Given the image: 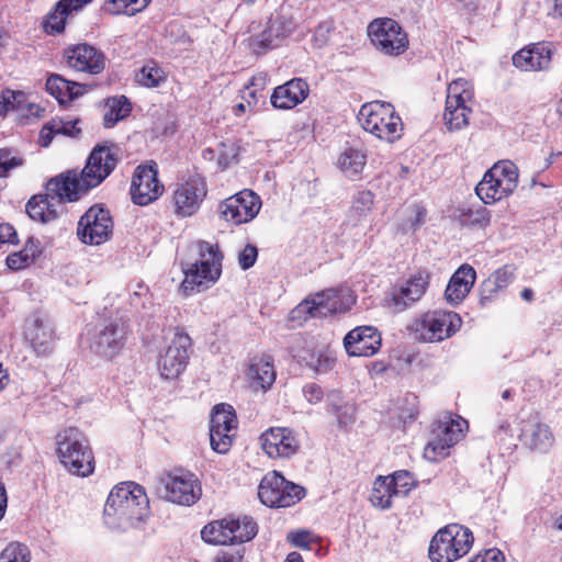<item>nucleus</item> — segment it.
I'll list each match as a JSON object with an SVG mask.
<instances>
[{
    "label": "nucleus",
    "mask_w": 562,
    "mask_h": 562,
    "mask_svg": "<svg viewBox=\"0 0 562 562\" xmlns=\"http://www.w3.org/2000/svg\"><path fill=\"white\" fill-rule=\"evenodd\" d=\"M231 533L227 518H224L206 525L201 531V537L207 543L226 546L232 544Z\"/></svg>",
    "instance_id": "41"
},
{
    "label": "nucleus",
    "mask_w": 562,
    "mask_h": 562,
    "mask_svg": "<svg viewBox=\"0 0 562 562\" xmlns=\"http://www.w3.org/2000/svg\"><path fill=\"white\" fill-rule=\"evenodd\" d=\"M121 159L122 153L115 144H98L80 173L70 170L52 178L46 183L45 194H36L29 200L25 206L27 215L41 223L56 220L55 200L58 203L78 201L82 194L101 184Z\"/></svg>",
    "instance_id": "1"
},
{
    "label": "nucleus",
    "mask_w": 562,
    "mask_h": 562,
    "mask_svg": "<svg viewBox=\"0 0 562 562\" xmlns=\"http://www.w3.org/2000/svg\"><path fill=\"white\" fill-rule=\"evenodd\" d=\"M330 31L331 23L329 22H322L317 25L313 36L314 43L317 47H323L327 43Z\"/></svg>",
    "instance_id": "59"
},
{
    "label": "nucleus",
    "mask_w": 562,
    "mask_h": 562,
    "mask_svg": "<svg viewBox=\"0 0 562 562\" xmlns=\"http://www.w3.org/2000/svg\"><path fill=\"white\" fill-rule=\"evenodd\" d=\"M112 232L111 213L101 204L90 206L78 222L77 235L83 244L101 245L110 239Z\"/></svg>",
    "instance_id": "14"
},
{
    "label": "nucleus",
    "mask_w": 562,
    "mask_h": 562,
    "mask_svg": "<svg viewBox=\"0 0 562 562\" xmlns=\"http://www.w3.org/2000/svg\"><path fill=\"white\" fill-rule=\"evenodd\" d=\"M461 317L454 312L432 311L425 313L412 328L424 341H441L461 326Z\"/></svg>",
    "instance_id": "13"
},
{
    "label": "nucleus",
    "mask_w": 562,
    "mask_h": 562,
    "mask_svg": "<svg viewBox=\"0 0 562 562\" xmlns=\"http://www.w3.org/2000/svg\"><path fill=\"white\" fill-rule=\"evenodd\" d=\"M295 21L291 13L281 9L272 14L266 27L249 41V48L256 55H263L283 44L295 30Z\"/></svg>",
    "instance_id": "11"
},
{
    "label": "nucleus",
    "mask_w": 562,
    "mask_h": 562,
    "mask_svg": "<svg viewBox=\"0 0 562 562\" xmlns=\"http://www.w3.org/2000/svg\"><path fill=\"white\" fill-rule=\"evenodd\" d=\"M263 451L272 459L291 458L300 449V440L293 429L271 427L260 436Z\"/></svg>",
    "instance_id": "20"
},
{
    "label": "nucleus",
    "mask_w": 562,
    "mask_h": 562,
    "mask_svg": "<svg viewBox=\"0 0 562 562\" xmlns=\"http://www.w3.org/2000/svg\"><path fill=\"white\" fill-rule=\"evenodd\" d=\"M238 199H235L232 196L225 199L224 201L220 202L217 206V213L220 217L226 222L233 223L235 225H239L238 223V205L237 202Z\"/></svg>",
    "instance_id": "52"
},
{
    "label": "nucleus",
    "mask_w": 562,
    "mask_h": 562,
    "mask_svg": "<svg viewBox=\"0 0 562 562\" xmlns=\"http://www.w3.org/2000/svg\"><path fill=\"white\" fill-rule=\"evenodd\" d=\"M77 124L78 121L53 119L42 127L40 140H53L56 136L77 138L80 134V128L77 127Z\"/></svg>",
    "instance_id": "36"
},
{
    "label": "nucleus",
    "mask_w": 562,
    "mask_h": 562,
    "mask_svg": "<svg viewBox=\"0 0 562 562\" xmlns=\"http://www.w3.org/2000/svg\"><path fill=\"white\" fill-rule=\"evenodd\" d=\"M150 0H109L105 11L111 14L134 15L145 9Z\"/></svg>",
    "instance_id": "45"
},
{
    "label": "nucleus",
    "mask_w": 562,
    "mask_h": 562,
    "mask_svg": "<svg viewBox=\"0 0 562 562\" xmlns=\"http://www.w3.org/2000/svg\"><path fill=\"white\" fill-rule=\"evenodd\" d=\"M192 340L183 328L177 327L173 338L158 360V369L166 380L178 378L186 369L189 361V350Z\"/></svg>",
    "instance_id": "16"
},
{
    "label": "nucleus",
    "mask_w": 562,
    "mask_h": 562,
    "mask_svg": "<svg viewBox=\"0 0 562 562\" xmlns=\"http://www.w3.org/2000/svg\"><path fill=\"white\" fill-rule=\"evenodd\" d=\"M381 345V333L373 326H358L344 338V347L349 357H372Z\"/></svg>",
    "instance_id": "22"
},
{
    "label": "nucleus",
    "mask_w": 562,
    "mask_h": 562,
    "mask_svg": "<svg viewBox=\"0 0 562 562\" xmlns=\"http://www.w3.org/2000/svg\"><path fill=\"white\" fill-rule=\"evenodd\" d=\"M374 205V194L370 190H361L352 195L348 216L359 223L368 217Z\"/></svg>",
    "instance_id": "40"
},
{
    "label": "nucleus",
    "mask_w": 562,
    "mask_h": 562,
    "mask_svg": "<svg viewBox=\"0 0 562 562\" xmlns=\"http://www.w3.org/2000/svg\"><path fill=\"white\" fill-rule=\"evenodd\" d=\"M518 437L524 447L540 453L548 452L555 440L550 426L541 422L538 416H530L520 422Z\"/></svg>",
    "instance_id": "23"
},
{
    "label": "nucleus",
    "mask_w": 562,
    "mask_h": 562,
    "mask_svg": "<svg viewBox=\"0 0 562 562\" xmlns=\"http://www.w3.org/2000/svg\"><path fill=\"white\" fill-rule=\"evenodd\" d=\"M18 244V234L14 227L8 223L0 224V244Z\"/></svg>",
    "instance_id": "62"
},
{
    "label": "nucleus",
    "mask_w": 562,
    "mask_h": 562,
    "mask_svg": "<svg viewBox=\"0 0 562 562\" xmlns=\"http://www.w3.org/2000/svg\"><path fill=\"white\" fill-rule=\"evenodd\" d=\"M306 366L318 374H324L334 369L336 358L329 352L312 353L306 360Z\"/></svg>",
    "instance_id": "48"
},
{
    "label": "nucleus",
    "mask_w": 562,
    "mask_h": 562,
    "mask_svg": "<svg viewBox=\"0 0 562 562\" xmlns=\"http://www.w3.org/2000/svg\"><path fill=\"white\" fill-rule=\"evenodd\" d=\"M308 93V83L302 78H293L273 89L270 102L276 109L290 110L302 103Z\"/></svg>",
    "instance_id": "27"
},
{
    "label": "nucleus",
    "mask_w": 562,
    "mask_h": 562,
    "mask_svg": "<svg viewBox=\"0 0 562 562\" xmlns=\"http://www.w3.org/2000/svg\"><path fill=\"white\" fill-rule=\"evenodd\" d=\"M228 527L232 529V544L250 541L257 535L256 521L248 516L241 518H227Z\"/></svg>",
    "instance_id": "39"
},
{
    "label": "nucleus",
    "mask_w": 562,
    "mask_h": 562,
    "mask_svg": "<svg viewBox=\"0 0 562 562\" xmlns=\"http://www.w3.org/2000/svg\"><path fill=\"white\" fill-rule=\"evenodd\" d=\"M161 496L179 505H193L201 497V485L191 472L177 471L159 479Z\"/></svg>",
    "instance_id": "12"
},
{
    "label": "nucleus",
    "mask_w": 562,
    "mask_h": 562,
    "mask_svg": "<svg viewBox=\"0 0 562 562\" xmlns=\"http://www.w3.org/2000/svg\"><path fill=\"white\" fill-rule=\"evenodd\" d=\"M64 57L68 67L76 71L98 75L105 68V55L89 44H77L65 49Z\"/></svg>",
    "instance_id": "21"
},
{
    "label": "nucleus",
    "mask_w": 562,
    "mask_h": 562,
    "mask_svg": "<svg viewBox=\"0 0 562 562\" xmlns=\"http://www.w3.org/2000/svg\"><path fill=\"white\" fill-rule=\"evenodd\" d=\"M429 285V273L418 271L404 284L395 286L391 292L390 306L397 313L412 307L422 299Z\"/></svg>",
    "instance_id": "24"
},
{
    "label": "nucleus",
    "mask_w": 562,
    "mask_h": 562,
    "mask_svg": "<svg viewBox=\"0 0 562 562\" xmlns=\"http://www.w3.org/2000/svg\"><path fill=\"white\" fill-rule=\"evenodd\" d=\"M393 497L397 496L396 494H393V488L386 476H378L373 482L370 494V502L372 506L380 509H387L392 506Z\"/></svg>",
    "instance_id": "42"
},
{
    "label": "nucleus",
    "mask_w": 562,
    "mask_h": 562,
    "mask_svg": "<svg viewBox=\"0 0 562 562\" xmlns=\"http://www.w3.org/2000/svg\"><path fill=\"white\" fill-rule=\"evenodd\" d=\"M362 128L376 138L396 140L402 137L403 122L392 104L373 101L363 104L358 113Z\"/></svg>",
    "instance_id": "5"
},
{
    "label": "nucleus",
    "mask_w": 562,
    "mask_h": 562,
    "mask_svg": "<svg viewBox=\"0 0 562 562\" xmlns=\"http://www.w3.org/2000/svg\"><path fill=\"white\" fill-rule=\"evenodd\" d=\"M57 453L63 465L74 475L86 477L94 471V457L81 430L69 427L56 437Z\"/></svg>",
    "instance_id": "4"
},
{
    "label": "nucleus",
    "mask_w": 562,
    "mask_h": 562,
    "mask_svg": "<svg viewBox=\"0 0 562 562\" xmlns=\"http://www.w3.org/2000/svg\"><path fill=\"white\" fill-rule=\"evenodd\" d=\"M132 111V104L125 95L110 98L104 105L103 124L112 127L116 122L127 117Z\"/></svg>",
    "instance_id": "37"
},
{
    "label": "nucleus",
    "mask_w": 562,
    "mask_h": 562,
    "mask_svg": "<svg viewBox=\"0 0 562 562\" xmlns=\"http://www.w3.org/2000/svg\"><path fill=\"white\" fill-rule=\"evenodd\" d=\"M206 194L204 179L199 175L190 176L173 191L172 205L176 216L190 217L196 214Z\"/></svg>",
    "instance_id": "18"
},
{
    "label": "nucleus",
    "mask_w": 562,
    "mask_h": 562,
    "mask_svg": "<svg viewBox=\"0 0 562 562\" xmlns=\"http://www.w3.org/2000/svg\"><path fill=\"white\" fill-rule=\"evenodd\" d=\"M513 266L505 265L490 274L480 285V304L485 305L496 300L514 280Z\"/></svg>",
    "instance_id": "31"
},
{
    "label": "nucleus",
    "mask_w": 562,
    "mask_h": 562,
    "mask_svg": "<svg viewBox=\"0 0 562 562\" xmlns=\"http://www.w3.org/2000/svg\"><path fill=\"white\" fill-rule=\"evenodd\" d=\"M92 0H59L57 2V8L64 10L67 15L72 12H77L81 10L86 4L90 3Z\"/></svg>",
    "instance_id": "60"
},
{
    "label": "nucleus",
    "mask_w": 562,
    "mask_h": 562,
    "mask_svg": "<svg viewBox=\"0 0 562 562\" xmlns=\"http://www.w3.org/2000/svg\"><path fill=\"white\" fill-rule=\"evenodd\" d=\"M496 171L494 172L488 169L475 187V193L484 204H493L515 191L510 188L508 180H503L502 182V180L496 178Z\"/></svg>",
    "instance_id": "32"
},
{
    "label": "nucleus",
    "mask_w": 562,
    "mask_h": 562,
    "mask_svg": "<svg viewBox=\"0 0 562 562\" xmlns=\"http://www.w3.org/2000/svg\"><path fill=\"white\" fill-rule=\"evenodd\" d=\"M165 80V71L155 63L146 64L136 75V81L146 88H156Z\"/></svg>",
    "instance_id": "43"
},
{
    "label": "nucleus",
    "mask_w": 562,
    "mask_h": 562,
    "mask_svg": "<svg viewBox=\"0 0 562 562\" xmlns=\"http://www.w3.org/2000/svg\"><path fill=\"white\" fill-rule=\"evenodd\" d=\"M469 562H504V555L497 549H490L484 553L475 555Z\"/></svg>",
    "instance_id": "61"
},
{
    "label": "nucleus",
    "mask_w": 562,
    "mask_h": 562,
    "mask_svg": "<svg viewBox=\"0 0 562 562\" xmlns=\"http://www.w3.org/2000/svg\"><path fill=\"white\" fill-rule=\"evenodd\" d=\"M22 251L26 258L34 261L35 258L41 254L40 241L33 237H30Z\"/></svg>",
    "instance_id": "63"
},
{
    "label": "nucleus",
    "mask_w": 562,
    "mask_h": 562,
    "mask_svg": "<svg viewBox=\"0 0 562 562\" xmlns=\"http://www.w3.org/2000/svg\"><path fill=\"white\" fill-rule=\"evenodd\" d=\"M195 247L199 259L183 268L184 280L180 288L186 294L209 289L218 280L222 273L223 255L218 245L199 240Z\"/></svg>",
    "instance_id": "3"
},
{
    "label": "nucleus",
    "mask_w": 562,
    "mask_h": 562,
    "mask_svg": "<svg viewBox=\"0 0 562 562\" xmlns=\"http://www.w3.org/2000/svg\"><path fill=\"white\" fill-rule=\"evenodd\" d=\"M130 326L122 318H114L95 326L90 336V350L104 359H112L124 348Z\"/></svg>",
    "instance_id": "8"
},
{
    "label": "nucleus",
    "mask_w": 562,
    "mask_h": 562,
    "mask_svg": "<svg viewBox=\"0 0 562 562\" xmlns=\"http://www.w3.org/2000/svg\"><path fill=\"white\" fill-rule=\"evenodd\" d=\"M237 428V417L233 406L217 404L212 409L210 420V441L212 449L221 454L231 450Z\"/></svg>",
    "instance_id": "17"
},
{
    "label": "nucleus",
    "mask_w": 562,
    "mask_h": 562,
    "mask_svg": "<svg viewBox=\"0 0 562 562\" xmlns=\"http://www.w3.org/2000/svg\"><path fill=\"white\" fill-rule=\"evenodd\" d=\"M551 54L552 50L549 45L535 44L514 54L513 64L525 71L544 70L550 66Z\"/></svg>",
    "instance_id": "30"
},
{
    "label": "nucleus",
    "mask_w": 562,
    "mask_h": 562,
    "mask_svg": "<svg viewBox=\"0 0 562 562\" xmlns=\"http://www.w3.org/2000/svg\"><path fill=\"white\" fill-rule=\"evenodd\" d=\"M368 35L375 49L387 56H400L408 48L407 34L397 21L390 18L370 22Z\"/></svg>",
    "instance_id": "10"
},
{
    "label": "nucleus",
    "mask_w": 562,
    "mask_h": 562,
    "mask_svg": "<svg viewBox=\"0 0 562 562\" xmlns=\"http://www.w3.org/2000/svg\"><path fill=\"white\" fill-rule=\"evenodd\" d=\"M355 299L347 290L327 289L305 299L299 306V312H306L312 317H325L350 310Z\"/></svg>",
    "instance_id": "15"
},
{
    "label": "nucleus",
    "mask_w": 562,
    "mask_h": 562,
    "mask_svg": "<svg viewBox=\"0 0 562 562\" xmlns=\"http://www.w3.org/2000/svg\"><path fill=\"white\" fill-rule=\"evenodd\" d=\"M386 479L393 488V494H396V496H407L416 486V480L413 474L406 470L396 471L393 474L387 475Z\"/></svg>",
    "instance_id": "44"
},
{
    "label": "nucleus",
    "mask_w": 562,
    "mask_h": 562,
    "mask_svg": "<svg viewBox=\"0 0 562 562\" xmlns=\"http://www.w3.org/2000/svg\"><path fill=\"white\" fill-rule=\"evenodd\" d=\"M454 216L462 226L485 228L491 222L490 211L482 205L458 207Z\"/></svg>",
    "instance_id": "35"
},
{
    "label": "nucleus",
    "mask_w": 562,
    "mask_h": 562,
    "mask_svg": "<svg viewBox=\"0 0 562 562\" xmlns=\"http://www.w3.org/2000/svg\"><path fill=\"white\" fill-rule=\"evenodd\" d=\"M233 198L238 199V223H247L256 217L260 207L261 201L260 198L250 190H243L233 195Z\"/></svg>",
    "instance_id": "38"
},
{
    "label": "nucleus",
    "mask_w": 562,
    "mask_h": 562,
    "mask_svg": "<svg viewBox=\"0 0 562 562\" xmlns=\"http://www.w3.org/2000/svg\"><path fill=\"white\" fill-rule=\"evenodd\" d=\"M22 106L18 110L16 121L22 124H29L32 120H36L44 116L45 109L36 103L29 102L26 94L24 93V102H21Z\"/></svg>",
    "instance_id": "51"
},
{
    "label": "nucleus",
    "mask_w": 562,
    "mask_h": 562,
    "mask_svg": "<svg viewBox=\"0 0 562 562\" xmlns=\"http://www.w3.org/2000/svg\"><path fill=\"white\" fill-rule=\"evenodd\" d=\"M25 336L38 356L53 352L56 335L53 324L47 317L34 314L26 327Z\"/></svg>",
    "instance_id": "26"
},
{
    "label": "nucleus",
    "mask_w": 562,
    "mask_h": 562,
    "mask_svg": "<svg viewBox=\"0 0 562 562\" xmlns=\"http://www.w3.org/2000/svg\"><path fill=\"white\" fill-rule=\"evenodd\" d=\"M258 257V249L256 246L248 244L238 255V262L241 269L247 270L251 268Z\"/></svg>",
    "instance_id": "55"
},
{
    "label": "nucleus",
    "mask_w": 562,
    "mask_h": 562,
    "mask_svg": "<svg viewBox=\"0 0 562 562\" xmlns=\"http://www.w3.org/2000/svg\"><path fill=\"white\" fill-rule=\"evenodd\" d=\"M303 395L310 404H318L324 396L323 389L316 383H307L303 386Z\"/></svg>",
    "instance_id": "57"
},
{
    "label": "nucleus",
    "mask_w": 562,
    "mask_h": 562,
    "mask_svg": "<svg viewBox=\"0 0 562 562\" xmlns=\"http://www.w3.org/2000/svg\"><path fill=\"white\" fill-rule=\"evenodd\" d=\"M258 496L261 503L269 507H290L305 496V490L286 481L279 472L272 471L262 477Z\"/></svg>",
    "instance_id": "9"
},
{
    "label": "nucleus",
    "mask_w": 562,
    "mask_h": 562,
    "mask_svg": "<svg viewBox=\"0 0 562 562\" xmlns=\"http://www.w3.org/2000/svg\"><path fill=\"white\" fill-rule=\"evenodd\" d=\"M164 191L158 180L157 165H142L135 169L131 183L132 200L137 205H148L157 200Z\"/></svg>",
    "instance_id": "19"
},
{
    "label": "nucleus",
    "mask_w": 562,
    "mask_h": 562,
    "mask_svg": "<svg viewBox=\"0 0 562 562\" xmlns=\"http://www.w3.org/2000/svg\"><path fill=\"white\" fill-rule=\"evenodd\" d=\"M7 266L11 270H20L33 261L24 256V252L22 250L13 252L7 257Z\"/></svg>",
    "instance_id": "58"
},
{
    "label": "nucleus",
    "mask_w": 562,
    "mask_h": 562,
    "mask_svg": "<svg viewBox=\"0 0 562 562\" xmlns=\"http://www.w3.org/2000/svg\"><path fill=\"white\" fill-rule=\"evenodd\" d=\"M217 153L218 165L222 167H227L233 161H236L238 156V148L236 147V143H220Z\"/></svg>",
    "instance_id": "54"
},
{
    "label": "nucleus",
    "mask_w": 562,
    "mask_h": 562,
    "mask_svg": "<svg viewBox=\"0 0 562 562\" xmlns=\"http://www.w3.org/2000/svg\"><path fill=\"white\" fill-rule=\"evenodd\" d=\"M474 101V88L471 81L458 78L447 88L443 120L449 131H458L469 123Z\"/></svg>",
    "instance_id": "7"
},
{
    "label": "nucleus",
    "mask_w": 562,
    "mask_h": 562,
    "mask_svg": "<svg viewBox=\"0 0 562 562\" xmlns=\"http://www.w3.org/2000/svg\"><path fill=\"white\" fill-rule=\"evenodd\" d=\"M149 514V499L143 486L134 482L116 485L108 496L103 515L111 528L125 530L143 521Z\"/></svg>",
    "instance_id": "2"
},
{
    "label": "nucleus",
    "mask_w": 562,
    "mask_h": 562,
    "mask_svg": "<svg viewBox=\"0 0 562 562\" xmlns=\"http://www.w3.org/2000/svg\"><path fill=\"white\" fill-rule=\"evenodd\" d=\"M367 164V150L362 146L346 148L337 159V167L350 180H357Z\"/></svg>",
    "instance_id": "34"
},
{
    "label": "nucleus",
    "mask_w": 562,
    "mask_h": 562,
    "mask_svg": "<svg viewBox=\"0 0 562 562\" xmlns=\"http://www.w3.org/2000/svg\"><path fill=\"white\" fill-rule=\"evenodd\" d=\"M21 164L22 160L16 156H11L9 149H0V178L4 177L10 169Z\"/></svg>",
    "instance_id": "56"
},
{
    "label": "nucleus",
    "mask_w": 562,
    "mask_h": 562,
    "mask_svg": "<svg viewBox=\"0 0 562 562\" xmlns=\"http://www.w3.org/2000/svg\"><path fill=\"white\" fill-rule=\"evenodd\" d=\"M491 171H496V178L499 180H508L510 183V188L514 190L517 188L518 184V169L515 164H513L509 160H501L493 165L492 168H490Z\"/></svg>",
    "instance_id": "49"
},
{
    "label": "nucleus",
    "mask_w": 562,
    "mask_h": 562,
    "mask_svg": "<svg viewBox=\"0 0 562 562\" xmlns=\"http://www.w3.org/2000/svg\"><path fill=\"white\" fill-rule=\"evenodd\" d=\"M247 376L255 390L268 391L276 381L273 359L269 355H260L249 360Z\"/></svg>",
    "instance_id": "29"
},
{
    "label": "nucleus",
    "mask_w": 562,
    "mask_h": 562,
    "mask_svg": "<svg viewBox=\"0 0 562 562\" xmlns=\"http://www.w3.org/2000/svg\"><path fill=\"white\" fill-rule=\"evenodd\" d=\"M476 280L474 268L468 263L461 265L449 280L445 297L451 305L460 304L470 293Z\"/></svg>",
    "instance_id": "28"
},
{
    "label": "nucleus",
    "mask_w": 562,
    "mask_h": 562,
    "mask_svg": "<svg viewBox=\"0 0 562 562\" xmlns=\"http://www.w3.org/2000/svg\"><path fill=\"white\" fill-rule=\"evenodd\" d=\"M411 216L404 224V231H416L424 225L427 216V210L420 204H413L411 206Z\"/></svg>",
    "instance_id": "53"
},
{
    "label": "nucleus",
    "mask_w": 562,
    "mask_h": 562,
    "mask_svg": "<svg viewBox=\"0 0 562 562\" xmlns=\"http://www.w3.org/2000/svg\"><path fill=\"white\" fill-rule=\"evenodd\" d=\"M24 102V92L10 89L0 92V115L5 116L10 111L16 112Z\"/></svg>",
    "instance_id": "47"
},
{
    "label": "nucleus",
    "mask_w": 562,
    "mask_h": 562,
    "mask_svg": "<svg viewBox=\"0 0 562 562\" xmlns=\"http://www.w3.org/2000/svg\"><path fill=\"white\" fill-rule=\"evenodd\" d=\"M0 562H31V551L23 543L11 542L0 552Z\"/></svg>",
    "instance_id": "46"
},
{
    "label": "nucleus",
    "mask_w": 562,
    "mask_h": 562,
    "mask_svg": "<svg viewBox=\"0 0 562 562\" xmlns=\"http://www.w3.org/2000/svg\"><path fill=\"white\" fill-rule=\"evenodd\" d=\"M46 91L60 104H66L82 95L86 92V86L52 74L46 80Z\"/></svg>",
    "instance_id": "33"
},
{
    "label": "nucleus",
    "mask_w": 562,
    "mask_h": 562,
    "mask_svg": "<svg viewBox=\"0 0 562 562\" xmlns=\"http://www.w3.org/2000/svg\"><path fill=\"white\" fill-rule=\"evenodd\" d=\"M473 540L469 528L458 524L448 525L432 537L429 558L432 562H453L470 551Z\"/></svg>",
    "instance_id": "6"
},
{
    "label": "nucleus",
    "mask_w": 562,
    "mask_h": 562,
    "mask_svg": "<svg viewBox=\"0 0 562 562\" xmlns=\"http://www.w3.org/2000/svg\"><path fill=\"white\" fill-rule=\"evenodd\" d=\"M544 4L549 16L562 18V0H544Z\"/></svg>",
    "instance_id": "64"
},
{
    "label": "nucleus",
    "mask_w": 562,
    "mask_h": 562,
    "mask_svg": "<svg viewBox=\"0 0 562 562\" xmlns=\"http://www.w3.org/2000/svg\"><path fill=\"white\" fill-rule=\"evenodd\" d=\"M68 15L64 10L57 8V3L53 11H50L44 22L43 27L47 34H58L64 31L65 22Z\"/></svg>",
    "instance_id": "50"
},
{
    "label": "nucleus",
    "mask_w": 562,
    "mask_h": 562,
    "mask_svg": "<svg viewBox=\"0 0 562 562\" xmlns=\"http://www.w3.org/2000/svg\"><path fill=\"white\" fill-rule=\"evenodd\" d=\"M465 420H453L448 417L447 420L439 422L438 434L429 441L425 448V457L430 461H438L449 454V449L456 445L462 432L461 425Z\"/></svg>",
    "instance_id": "25"
}]
</instances>
